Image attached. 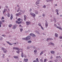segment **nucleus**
<instances>
[{"label":"nucleus","instance_id":"f257e3e1","mask_svg":"<svg viewBox=\"0 0 62 62\" xmlns=\"http://www.w3.org/2000/svg\"><path fill=\"white\" fill-rule=\"evenodd\" d=\"M13 49H14V50H18V51H17L16 53H17V54H19V51L20 50H21V49H19V48H18L17 47H14L13 48Z\"/></svg>","mask_w":62,"mask_h":62},{"label":"nucleus","instance_id":"f03ea898","mask_svg":"<svg viewBox=\"0 0 62 62\" xmlns=\"http://www.w3.org/2000/svg\"><path fill=\"white\" fill-rule=\"evenodd\" d=\"M30 36H31L32 37H33V38H35V37H36V35H35V34H34L33 33H30Z\"/></svg>","mask_w":62,"mask_h":62},{"label":"nucleus","instance_id":"7ed1b4c3","mask_svg":"<svg viewBox=\"0 0 62 62\" xmlns=\"http://www.w3.org/2000/svg\"><path fill=\"white\" fill-rule=\"evenodd\" d=\"M26 39L27 40H30V39H31V36H28L27 37H26Z\"/></svg>","mask_w":62,"mask_h":62},{"label":"nucleus","instance_id":"20e7f679","mask_svg":"<svg viewBox=\"0 0 62 62\" xmlns=\"http://www.w3.org/2000/svg\"><path fill=\"white\" fill-rule=\"evenodd\" d=\"M30 14L31 15H32L33 17H35L36 16V14H34V13H33L32 12Z\"/></svg>","mask_w":62,"mask_h":62},{"label":"nucleus","instance_id":"39448f33","mask_svg":"<svg viewBox=\"0 0 62 62\" xmlns=\"http://www.w3.org/2000/svg\"><path fill=\"white\" fill-rule=\"evenodd\" d=\"M26 25L27 26L29 25L31 23V22H30L26 21Z\"/></svg>","mask_w":62,"mask_h":62},{"label":"nucleus","instance_id":"423d86ee","mask_svg":"<svg viewBox=\"0 0 62 62\" xmlns=\"http://www.w3.org/2000/svg\"><path fill=\"white\" fill-rule=\"evenodd\" d=\"M48 44L49 45H52L53 46H54V44L52 42H50V43H49Z\"/></svg>","mask_w":62,"mask_h":62},{"label":"nucleus","instance_id":"0eeeda50","mask_svg":"<svg viewBox=\"0 0 62 62\" xmlns=\"http://www.w3.org/2000/svg\"><path fill=\"white\" fill-rule=\"evenodd\" d=\"M16 28V25H13V26L12 29H15Z\"/></svg>","mask_w":62,"mask_h":62},{"label":"nucleus","instance_id":"6e6552de","mask_svg":"<svg viewBox=\"0 0 62 62\" xmlns=\"http://www.w3.org/2000/svg\"><path fill=\"white\" fill-rule=\"evenodd\" d=\"M48 23L47 22H46L45 23V26H46V28H47V27H48Z\"/></svg>","mask_w":62,"mask_h":62},{"label":"nucleus","instance_id":"1a4fd4ad","mask_svg":"<svg viewBox=\"0 0 62 62\" xmlns=\"http://www.w3.org/2000/svg\"><path fill=\"white\" fill-rule=\"evenodd\" d=\"M39 1H40V0H38L36 2V5H38V4H39Z\"/></svg>","mask_w":62,"mask_h":62},{"label":"nucleus","instance_id":"9d476101","mask_svg":"<svg viewBox=\"0 0 62 62\" xmlns=\"http://www.w3.org/2000/svg\"><path fill=\"white\" fill-rule=\"evenodd\" d=\"M28 59H24L23 60V61L24 62H27L28 61Z\"/></svg>","mask_w":62,"mask_h":62},{"label":"nucleus","instance_id":"9b49d317","mask_svg":"<svg viewBox=\"0 0 62 62\" xmlns=\"http://www.w3.org/2000/svg\"><path fill=\"white\" fill-rule=\"evenodd\" d=\"M6 42L8 43V44H9L10 45H13V44H11L10 43H9V42L8 41H6Z\"/></svg>","mask_w":62,"mask_h":62},{"label":"nucleus","instance_id":"f8f14e48","mask_svg":"<svg viewBox=\"0 0 62 62\" xmlns=\"http://www.w3.org/2000/svg\"><path fill=\"white\" fill-rule=\"evenodd\" d=\"M11 17L10 19L11 20H12V19H13V15L12 14H11L10 15Z\"/></svg>","mask_w":62,"mask_h":62},{"label":"nucleus","instance_id":"ddd939ff","mask_svg":"<svg viewBox=\"0 0 62 62\" xmlns=\"http://www.w3.org/2000/svg\"><path fill=\"white\" fill-rule=\"evenodd\" d=\"M50 52L52 54H55V52H54V51H50Z\"/></svg>","mask_w":62,"mask_h":62},{"label":"nucleus","instance_id":"4468645a","mask_svg":"<svg viewBox=\"0 0 62 62\" xmlns=\"http://www.w3.org/2000/svg\"><path fill=\"white\" fill-rule=\"evenodd\" d=\"M55 37L57 38L58 37V34L56 33H55Z\"/></svg>","mask_w":62,"mask_h":62},{"label":"nucleus","instance_id":"2eb2a0df","mask_svg":"<svg viewBox=\"0 0 62 62\" xmlns=\"http://www.w3.org/2000/svg\"><path fill=\"white\" fill-rule=\"evenodd\" d=\"M3 52L4 53H6L7 52V50L6 49H4V50L3 51Z\"/></svg>","mask_w":62,"mask_h":62},{"label":"nucleus","instance_id":"dca6fc26","mask_svg":"<svg viewBox=\"0 0 62 62\" xmlns=\"http://www.w3.org/2000/svg\"><path fill=\"white\" fill-rule=\"evenodd\" d=\"M35 13L36 14H38V13H39V12H38V11L36 10L35 11Z\"/></svg>","mask_w":62,"mask_h":62},{"label":"nucleus","instance_id":"f3484780","mask_svg":"<svg viewBox=\"0 0 62 62\" xmlns=\"http://www.w3.org/2000/svg\"><path fill=\"white\" fill-rule=\"evenodd\" d=\"M14 58H15L16 59H17L18 58V57L15 56H14Z\"/></svg>","mask_w":62,"mask_h":62},{"label":"nucleus","instance_id":"a211bd4d","mask_svg":"<svg viewBox=\"0 0 62 62\" xmlns=\"http://www.w3.org/2000/svg\"><path fill=\"white\" fill-rule=\"evenodd\" d=\"M7 16L8 17H10V14L8 13L7 14Z\"/></svg>","mask_w":62,"mask_h":62},{"label":"nucleus","instance_id":"6ab92c4d","mask_svg":"<svg viewBox=\"0 0 62 62\" xmlns=\"http://www.w3.org/2000/svg\"><path fill=\"white\" fill-rule=\"evenodd\" d=\"M21 56L22 57H24V56H23V53H22L21 54Z\"/></svg>","mask_w":62,"mask_h":62},{"label":"nucleus","instance_id":"aec40b11","mask_svg":"<svg viewBox=\"0 0 62 62\" xmlns=\"http://www.w3.org/2000/svg\"><path fill=\"white\" fill-rule=\"evenodd\" d=\"M20 31L21 32H22V31H23V29L22 28H20Z\"/></svg>","mask_w":62,"mask_h":62},{"label":"nucleus","instance_id":"412c9836","mask_svg":"<svg viewBox=\"0 0 62 62\" xmlns=\"http://www.w3.org/2000/svg\"><path fill=\"white\" fill-rule=\"evenodd\" d=\"M43 54V51H41V53H40V55H41V54Z\"/></svg>","mask_w":62,"mask_h":62},{"label":"nucleus","instance_id":"4be33fe9","mask_svg":"<svg viewBox=\"0 0 62 62\" xmlns=\"http://www.w3.org/2000/svg\"><path fill=\"white\" fill-rule=\"evenodd\" d=\"M28 42L29 43H31V40H29V41H28Z\"/></svg>","mask_w":62,"mask_h":62},{"label":"nucleus","instance_id":"5701e85b","mask_svg":"<svg viewBox=\"0 0 62 62\" xmlns=\"http://www.w3.org/2000/svg\"><path fill=\"white\" fill-rule=\"evenodd\" d=\"M2 57V58H5V54H3Z\"/></svg>","mask_w":62,"mask_h":62},{"label":"nucleus","instance_id":"b1692460","mask_svg":"<svg viewBox=\"0 0 62 62\" xmlns=\"http://www.w3.org/2000/svg\"><path fill=\"white\" fill-rule=\"evenodd\" d=\"M22 39H23V40H26V38H23Z\"/></svg>","mask_w":62,"mask_h":62},{"label":"nucleus","instance_id":"393cba45","mask_svg":"<svg viewBox=\"0 0 62 62\" xmlns=\"http://www.w3.org/2000/svg\"><path fill=\"white\" fill-rule=\"evenodd\" d=\"M12 26V24H10L9 25V27H11V26Z\"/></svg>","mask_w":62,"mask_h":62},{"label":"nucleus","instance_id":"a878e982","mask_svg":"<svg viewBox=\"0 0 62 62\" xmlns=\"http://www.w3.org/2000/svg\"><path fill=\"white\" fill-rule=\"evenodd\" d=\"M21 18H19L18 19L17 21H21Z\"/></svg>","mask_w":62,"mask_h":62},{"label":"nucleus","instance_id":"bb28decb","mask_svg":"<svg viewBox=\"0 0 62 62\" xmlns=\"http://www.w3.org/2000/svg\"><path fill=\"white\" fill-rule=\"evenodd\" d=\"M41 29L42 30H44V28H43V27L42 26H41Z\"/></svg>","mask_w":62,"mask_h":62},{"label":"nucleus","instance_id":"cd10ccee","mask_svg":"<svg viewBox=\"0 0 62 62\" xmlns=\"http://www.w3.org/2000/svg\"><path fill=\"white\" fill-rule=\"evenodd\" d=\"M16 17H18L19 16V14H16Z\"/></svg>","mask_w":62,"mask_h":62},{"label":"nucleus","instance_id":"c85d7f7f","mask_svg":"<svg viewBox=\"0 0 62 62\" xmlns=\"http://www.w3.org/2000/svg\"><path fill=\"white\" fill-rule=\"evenodd\" d=\"M53 56H51L50 57V59H53Z\"/></svg>","mask_w":62,"mask_h":62},{"label":"nucleus","instance_id":"c756f323","mask_svg":"<svg viewBox=\"0 0 62 62\" xmlns=\"http://www.w3.org/2000/svg\"><path fill=\"white\" fill-rule=\"evenodd\" d=\"M38 25L40 26H41V24L40 23H39L38 24Z\"/></svg>","mask_w":62,"mask_h":62},{"label":"nucleus","instance_id":"7c9ffc66","mask_svg":"<svg viewBox=\"0 0 62 62\" xmlns=\"http://www.w3.org/2000/svg\"><path fill=\"white\" fill-rule=\"evenodd\" d=\"M5 19V18L4 17V16H2V18L1 19V20H4Z\"/></svg>","mask_w":62,"mask_h":62},{"label":"nucleus","instance_id":"2f4dec72","mask_svg":"<svg viewBox=\"0 0 62 62\" xmlns=\"http://www.w3.org/2000/svg\"><path fill=\"white\" fill-rule=\"evenodd\" d=\"M4 11H5L6 12V11H7V9L5 8L4 10Z\"/></svg>","mask_w":62,"mask_h":62},{"label":"nucleus","instance_id":"473e14b6","mask_svg":"<svg viewBox=\"0 0 62 62\" xmlns=\"http://www.w3.org/2000/svg\"><path fill=\"white\" fill-rule=\"evenodd\" d=\"M47 60V59H44V62H46V61Z\"/></svg>","mask_w":62,"mask_h":62},{"label":"nucleus","instance_id":"72a5a7b5","mask_svg":"<svg viewBox=\"0 0 62 62\" xmlns=\"http://www.w3.org/2000/svg\"><path fill=\"white\" fill-rule=\"evenodd\" d=\"M54 26L55 27H56L57 26V25H56V24H54Z\"/></svg>","mask_w":62,"mask_h":62},{"label":"nucleus","instance_id":"f704fd0d","mask_svg":"<svg viewBox=\"0 0 62 62\" xmlns=\"http://www.w3.org/2000/svg\"><path fill=\"white\" fill-rule=\"evenodd\" d=\"M1 49L2 50H5V49L4 48V47H2V48H1Z\"/></svg>","mask_w":62,"mask_h":62},{"label":"nucleus","instance_id":"c9c22d12","mask_svg":"<svg viewBox=\"0 0 62 62\" xmlns=\"http://www.w3.org/2000/svg\"><path fill=\"white\" fill-rule=\"evenodd\" d=\"M1 24H2V23H0V27H1Z\"/></svg>","mask_w":62,"mask_h":62},{"label":"nucleus","instance_id":"e433bc0d","mask_svg":"<svg viewBox=\"0 0 62 62\" xmlns=\"http://www.w3.org/2000/svg\"><path fill=\"white\" fill-rule=\"evenodd\" d=\"M36 61H37V62H39V59H38V58H37L36 59Z\"/></svg>","mask_w":62,"mask_h":62},{"label":"nucleus","instance_id":"4c0bfd02","mask_svg":"<svg viewBox=\"0 0 62 62\" xmlns=\"http://www.w3.org/2000/svg\"><path fill=\"white\" fill-rule=\"evenodd\" d=\"M21 14H22V13L20 12H19V13H18L19 15H21Z\"/></svg>","mask_w":62,"mask_h":62},{"label":"nucleus","instance_id":"58836bf2","mask_svg":"<svg viewBox=\"0 0 62 62\" xmlns=\"http://www.w3.org/2000/svg\"><path fill=\"white\" fill-rule=\"evenodd\" d=\"M40 61H41V62H43V60H42V59H41L40 60Z\"/></svg>","mask_w":62,"mask_h":62},{"label":"nucleus","instance_id":"ea45409f","mask_svg":"<svg viewBox=\"0 0 62 62\" xmlns=\"http://www.w3.org/2000/svg\"><path fill=\"white\" fill-rule=\"evenodd\" d=\"M26 18H24V21H26Z\"/></svg>","mask_w":62,"mask_h":62},{"label":"nucleus","instance_id":"a19ab883","mask_svg":"<svg viewBox=\"0 0 62 62\" xmlns=\"http://www.w3.org/2000/svg\"><path fill=\"white\" fill-rule=\"evenodd\" d=\"M37 50H35L34 51V53H36L37 52Z\"/></svg>","mask_w":62,"mask_h":62},{"label":"nucleus","instance_id":"79ce46f5","mask_svg":"<svg viewBox=\"0 0 62 62\" xmlns=\"http://www.w3.org/2000/svg\"><path fill=\"white\" fill-rule=\"evenodd\" d=\"M59 59H60L61 58V56H58Z\"/></svg>","mask_w":62,"mask_h":62},{"label":"nucleus","instance_id":"37998d69","mask_svg":"<svg viewBox=\"0 0 62 62\" xmlns=\"http://www.w3.org/2000/svg\"><path fill=\"white\" fill-rule=\"evenodd\" d=\"M59 29H60V30H62V28H61V27H60V28H59Z\"/></svg>","mask_w":62,"mask_h":62},{"label":"nucleus","instance_id":"c03bdc74","mask_svg":"<svg viewBox=\"0 0 62 62\" xmlns=\"http://www.w3.org/2000/svg\"><path fill=\"white\" fill-rule=\"evenodd\" d=\"M24 18H26V16L25 15L24 16Z\"/></svg>","mask_w":62,"mask_h":62},{"label":"nucleus","instance_id":"a18cd8bd","mask_svg":"<svg viewBox=\"0 0 62 62\" xmlns=\"http://www.w3.org/2000/svg\"><path fill=\"white\" fill-rule=\"evenodd\" d=\"M21 23V22L20 21V22H18V24H20V23Z\"/></svg>","mask_w":62,"mask_h":62},{"label":"nucleus","instance_id":"49530a36","mask_svg":"<svg viewBox=\"0 0 62 62\" xmlns=\"http://www.w3.org/2000/svg\"><path fill=\"white\" fill-rule=\"evenodd\" d=\"M56 12H58V11L57 9L56 10Z\"/></svg>","mask_w":62,"mask_h":62},{"label":"nucleus","instance_id":"de8ad7c7","mask_svg":"<svg viewBox=\"0 0 62 62\" xmlns=\"http://www.w3.org/2000/svg\"><path fill=\"white\" fill-rule=\"evenodd\" d=\"M43 8H46V6H45V5H44L43 6Z\"/></svg>","mask_w":62,"mask_h":62},{"label":"nucleus","instance_id":"09e8293b","mask_svg":"<svg viewBox=\"0 0 62 62\" xmlns=\"http://www.w3.org/2000/svg\"><path fill=\"white\" fill-rule=\"evenodd\" d=\"M59 38L60 39H62V36L60 37Z\"/></svg>","mask_w":62,"mask_h":62},{"label":"nucleus","instance_id":"8fccbe9b","mask_svg":"<svg viewBox=\"0 0 62 62\" xmlns=\"http://www.w3.org/2000/svg\"><path fill=\"white\" fill-rule=\"evenodd\" d=\"M56 58H57V59H59L58 56H56Z\"/></svg>","mask_w":62,"mask_h":62},{"label":"nucleus","instance_id":"3c124183","mask_svg":"<svg viewBox=\"0 0 62 62\" xmlns=\"http://www.w3.org/2000/svg\"><path fill=\"white\" fill-rule=\"evenodd\" d=\"M32 11V9H30V12H31Z\"/></svg>","mask_w":62,"mask_h":62},{"label":"nucleus","instance_id":"603ef678","mask_svg":"<svg viewBox=\"0 0 62 62\" xmlns=\"http://www.w3.org/2000/svg\"><path fill=\"white\" fill-rule=\"evenodd\" d=\"M56 27H57V28H58V29H59V28H60V27H59L58 26H57Z\"/></svg>","mask_w":62,"mask_h":62},{"label":"nucleus","instance_id":"864d4df0","mask_svg":"<svg viewBox=\"0 0 62 62\" xmlns=\"http://www.w3.org/2000/svg\"><path fill=\"white\" fill-rule=\"evenodd\" d=\"M2 22V23H3V22H5V20H2L1 21Z\"/></svg>","mask_w":62,"mask_h":62},{"label":"nucleus","instance_id":"5fc2aeb1","mask_svg":"<svg viewBox=\"0 0 62 62\" xmlns=\"http://www.w3.org/2000/svg\"><path fill=\"white\" fill-rule=\"evenodd\" d=\"M45 16V15H44V14H43L42 15V16H43V17H44Z\"/></svg>","mask_w":62,"mask_h":62},{"label":"nucleus","instance_id":"6e6d98bb","mask_svg":"<svg viewBox=\"0 0 62 62\" xmlns=\"http://www.w3.org/2000/svg\"><path fill=\"white\" fill-rule=\"evenodd\" d=\"M19 10H19V9H18L17 10V12H19Z\"/></svg>","mask_w":62,"mask_h":62},{"label":"nucleus","instance_id":"4d7b16f0","mask_svg":"<svg viewBox=\"0 0 62 62\" xmlns=\"http://www.w3.org/2000/svg\"><path fill=\"white\" fill-rule=\"evenodd\" d=\"M5 12H6L5 11H3V13H5Z\"/></svg>","mask_w":62,"mask_h":62},{"label":"nucleus","instance_id":"13d9d810","mask_svg":"<svg viewBox=\"0 0 62 62\" xmlns=\"http://www.w3.org/2000/svg\"><path fill=\"white\" fill-rule=\"evenodd\" d=\"M57 15H59V13L58 12H57Z\"/></svg>","mask_w":62,"mask_h":62},{"label":"nucleus","instance_id":"bf43d9fd","mask_svg":"<svg viewBox=\"0 0 62 62\" xmlns=\"http://www.w3.org/2000/svg\"><path fill=\"white\" fill-rule=\"evenodd\" d=\"M27 49H29V46L27 47Z\"/></svg>","mask_w":62,"mask_h":62},{"label":"nucleus","instance_id":"052dcab7","mask_svg":"<svg viewBox=\"0 0 62 62\" xmlns=\"http://www.w3.org/2000/svg\"><path fill=\"white\" fill-rule=\"evenodd\" d=\"M32 47L34 48H35V46H32Z\"/></svg>","mask_w":62,"mask_h":62},{"label":"nucleus","instance_id":"680f3d73","mask_svg":"<svg viewBox=\"0 0 62 62\" xmlns=\"http://www.w3.org/2000/svg\"><path fill=\"white\" fill-rule=\"evenodd\" d=\"M19 10L20 12H22V10L21 9Z\"/></svg>","mask_w":62,"mask_h":62},{"label":"nucleus","instance_id":"e2e57ef3","mask_svg":"<svg viewBox=\"0 0 62 62\" xmlns=\"http://www.w3.org/2000/svg\"><path fill=\"white\" fill-rule=\"evenodd\" d=\"M33 62H37V61L36 60H35L33 61Z\"/></svg>","mask_w":62,"mask_h":62},{"label":"nucleus","instance_id":"0e129e2a","mask_svg":"<svg viewBox=\"0 0 62 62\" xmlns=\"http://www.w3.org/2000/svg\"><path fill=\"white\" fill-rule=\"evenodd\" d=\"M43 35H45V33H43Z\"/></svg>","mask_w":62,"mask_h":62},{"label":"nucleus","instance_id":"69168bd1","mask_svg":"<svg viewBox=\"0 0 62 62\" xmlns=\"http://www.w3.org/2000/svg\"><path fill=\"white\" fill-rule=\"evenodd\" d=\"M47 40H50V39L49 38H47Z\"/></svg>","mask_w":62,"mask_h":62},{"label":"nucleus","instance_id":"338daca9","mask_svg":"<svg viewBox=\"0 0 62 62\" xmlns=\"http://www.w3.org/2000/svg\"><path fill=\"white\" fill-rule=\"evenodd\" d=\"M50 62H54L53 61H50Z\"/></svg>","mask_w":62,"mask_h":62},{"label":"nucleus","instance_id":"774afa93","mask_svg":"<svg viewBox=\"0 0 62 62\" xmlns=\"http://www.w3.org/2000/svg\"><path fill=\"white\" fill-rule=\"evenodd\" d=\"M21 52H22V53H23V50H21Z\"/></svg>","mask_w":62,"mask_h":62}]
</instances>
